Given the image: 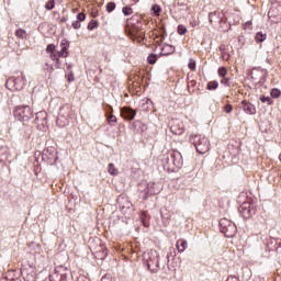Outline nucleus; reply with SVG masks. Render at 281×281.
<instances>
[{
	"label": "nucleus",
	"instance_id": "21",
	"mask_svg": "<svg viewBox=\"0 0 281 281\" xmlns=\"http://www.w3.org/2000/svg\"><path fill=\"white\" fill-rule=\"evenodd\" d=\"M265 71L260 70V69H252L250 72V78L252 80H261L262 76H263Z\"/></svg>",
	"mask_w": 281,
	"mask_h": 281
},
{
	"label": "nucleus",
	"instance_id": "50",
	"mask_svg": "<svg viewBox=\"0 0 281 281\" xmlns=\"http://www.w3.org/2000/svg\"><path fill=\"white\" fill-rule=\"evenodd\" d=\"M67 65V69H71V64H66Z\"/></svg>",
	"mask_w": 281,
	"mask_h": 281
},
{
	"label": "nucleus",
	"instance_id": "18",
	"mask_svg": "<svg viewBox=\"0 0 281 281\" xmlns=\"http://www.w3.org/2000/svg\"><path fill=\"white\" fill-rule=\"evenodd\" d=\"M140 221L144 227H150V215H148L147 211L140 213Z\"/></svg>",
	"mask_w": 281,
	"mask_h": 281
},
{
	"label": "nucleus",
	"instance_id": "33",
	"mask_svg": "<svg viewBox=\"0 0 281 281\" xmlns=\"http://www.w3.org/2000/svg\"><path fill=\"white\" fill-rule=\"evenodd\" d=\"M98 22L95 21V20H91L90 22H89V24H88V30L90 31V32H93V30H95L97 27H98Z\"/></svg>",
	"mask_w": 281,
	"mask_h": 281
},
{
	"label": "nucleus",
	"instance_id": "51",
	"mask_svg": "<svg viewBox=\"0 0 281 281\" xmlns=\"http://www.w3.org/2000/svg\"><path fill=\"white\" fill-rule=\"evenodd\" d=\"M92 16H93V18L98 16V13H93Z\"/></svg>",
	"mask_w": 281,
	"mask_h": 281
},
{
	"label": "nucleus",
	"instance_id": "49",
	"mask_svg": "<svg viewBox=\"0 0 281 281\" xmlns=\"http://www.w3.org/2000/svg\"><path fill=\"white\" fill-rule=\"evenodd\" d=\"M72 12L76 14V12H78V8L72 9Z\"/></svg>",
	"mask_w": 281,
	"mask_h": 281
},
{
	"label": "nucleus",
	"instance_id": "41",
	"mask_svg": "<svg viewBox=\"0 0 281 281\" xmlns=\"http://www.w3.org/2000/svg\"><path fill=\"white\" fill-rule=\"evenodd\" d=\"M115 10V2H109L106 4V12H113Z\"/></svg>",
	"mask_w": 281,
	"mask_h": 281
},
{
	"label": "nucleus",
	"instance_id": "31",
	"mask_svg": "<svg viewBox=\"0 0 281 281\" xmlns=\"http://www.w3.org/2000/svg\"><path fill=\"white\" fill-rule=\"evenodd\" d=\"M188 68H189L191 71H196V60H194V59H189Z\"/></svg>",
	"mask_w": 281,
	"mask_h": 281
},
{
	"label": "nucleus",
	"instance_id": "8",
	"mask_svg": "<svg viewBox=\"0 0 281 281\" xmlns=\"http://www.w3.org/2000/svg\"><path fill=\"white\" fill-rule=\"evenodd\" d=\"M169 126L173 135H183L186 132V125H183V121L179 119H172L169 123Z\"/></svg>",
	"mask_w": 281,
	"mask_h": 281
},
{
	"label": "nucleus",
	"instance_id": "47",
	"mask_svg": "<svg viewBox=\"0 0 281 281\" xmlns=\"http://www.w3.org/2000/svg\"><path fill=\"white\" fill-rule=\"evenodd\" d=\"M226 281H238V278H236V277H228Z\"/></svg>",
	"mask_w": 281,
	"mask_h": 281
},
{
	"label": "nucleus",
	"instance_id": "9",
	"mask_svg": "<svg viewBox=\"0 0 281 281\" xmlns=\"http://www.w3.org/2000/svg\"><path fill=\"white\" fill-rule=\"evenodd\" d=\"M67 268L57 267L54 272L49 276L50 281H67Z\"/></svg>",
	"mask_w": 281,
	"mask_h": 281
},
{
	"label": "nucleus",
	"instance_id": "15",
	"mask_svg": "<svg viewBox=\"0 0 281 281\" xmlns=\"http://www.w3.org/2000/svg\"><path fill=\"white\" fill-rule=\"evenodd\" d=\"M108 108V112L105 113L106 115V122L110 126H115L117 124V116L113 115V106L105 104ZM110 111V114H109Z\"/></svg>",
	"mask_w": 281,
	"mask_h": 281
},
{
	"label": "nucleus",
	"instance_id": "14",
	"mask_svg": "<svg viewBox=\"0 0 281 281\" xmlns=\"http://www.w3.org/2000/svg\"><path fill=\"white\" fill-rule=\"evenodd\" d=\"M136 115H137V112L132 108L124 106L121 109V116L123 117V120L132 121V120H135Z\"/></svg>",
	"mask_w": 281,
	"mask_h": 281
},
{
	"label": "nucleus",
	"instance_id": "2",
	"mask_svg": "<svg viewBox=\"0 0 281 281\" xmlns=\"http://www.w3.org/2000/svg\"><path fill=\"white\" fill-rule=\"evenodd\" d=\"M143 262L150 273H157L159 271V252L155 249L144 252Z\"/></svg>",
	"mask_w": 281,
	"mask_h": 281
},
{
	"label": "nucleus",
	"instance_id": "42",
	"mask_svg": "<svg viewBox=\"0 0 281 281\" xmlns=\"http://www.w3.org/2000/svg\"><path fill=\"white\" fill-rule=\"evenodd\" d=\"M87 19V14H85L83 12L77 14V21H79V23H82V21H86Z\"/></svg>",
	"mask_w": 281,
	"mask_h": 281
},
{
	"label": "nucleus",
	"instance_id": "43",
	"mask_svg": "<svg viewBox=\"0 0 281 281\" xmlns=\"http://www.w3.org/2000/svg\"><path fill=\"white\" fill-rule=\"evenodd\" d=\"M66 78H67L68 82H74L76 80V78L71 71L66 75Z\"/></svg>",
	"mask_w": 281,
	"mask_h": 281
},
{
	"label": "nucleus",
	"instance_id": "13",
	"mask_svg": "<svg viewBox=\"0 0 281 281\" xmlns=\"http://www.w3.org/2000/svg\"><path fill=\"white\" fill-rule=\"evenodd\" d=\"M239 109H243V111L247 115H256V105L249 103L247 100H243L239 104Z\"/></svg>",
	"mask_w": 281,
	"mask_h": 281
},
{
	"label": "nucleus",
	"instance_id": "17",
	"mask_svg": "<svg viewBox=\"0 0 281 281\" xmlns=\"http://www.w3.org/2000/svg\"><path fill=\"white\" fill-rule=\"evenodd\" d=\"M170 54H175V46L165 44L160 50V56H170Z\"/></svg>",
	"mask_w": 281,
	"mask_h": 281
},
{
	"label": "nucleus",
	"instance_id": "3",
	"mask_svg": "<svg viewBox=\"0 0 281 281\" xmlns=\"http://www.w3.org/2000/svg\"><path fill=\"white\" fill-rule=\"evenodd\" d=\"M189 142L195 146L196 153L200 155L210 153V140L206 137H201V135H191Z\"/></svg>",
	"mask_w": 281,
	"mask_h": 281
},
{
	"label": "nucleus",
	"instance_id": "12",
	"mask_svg": "<svg viewBox=\"0 0 281 281\" xmlns=\"http://www.w3.org/2000/svg\"><path fill=\"white\" fill-rule=\"evenodd\" d=\"M35 124L40 130L45 128V125L47 124V112L45 111L37 112L35 117Z\"/></svg>",
	"mask_w": 281,
	"mask_h": 281
},
{
	"label": "nucleus",
	"instance_id": "1",
	"mask_svg": "<svg viewBox=\"0 0 281 281\" xmlns=\"http://www.w3.org/2000/svg\"><path fill=\"white\" fill-rule=\"evenodd\" d=\"M125 34L132 38V41H137V43H142L144 41L145 31H144V19L132 18L127 20L125 25Z\"/></svg>",
	"mask_w": 281,
	"mask_h": 281
},
{
	"label": "nucleus",
	"instance_id": "30",
	"mask_svg": "<svg viewBox=\"0 0 281 281\" xmlns=\"http://www.w3.org/2000/svg\"><path fill=\"white\" fill-rule=\"evenodd\" d=\"M207 89H209V91H214V90L218 89V81H210L207 83Z\"/></svg>",
	"mask_w": 281,
	"mask_h": 281
},
{
	"label": "nucleus",
	"instance_id": "16",
	"mask_svg": "<svg viewBox=\"0 0 281 281\" xmlns=\"http://www.w3.org/2000/svg\"><path fill=\"white\" fill-rule=\"evenodd\" d=\"M60 52H57V56H59V58H67V56H69V42L67 41H61L60 43Z\"/></svg>",
	"mask_w": 281,
	"mask_h": 281
},
{
	"label": "nucleus",
	"instance_id": "54",
	"mask_svg": "<svg viewBox=\"0 0 281 281\" xmlns=\"http://www.w3.org/2000/svg\"><path fill=\"white\" fill-rule=\"evenodd\" d=\"M146 194H148V189H146Z\"/></svg>",
	"mask_w": 281,
	"mask_h": 281
},
{
	"label": "nucleus",
	"instance_id": "26",
	"mask_svg": "<svg viewBox=\"0 0 281 281\" xmlns=\"http://www.w3.org/2000/svg\"><path fill=\"white\" fill-rule=\"evenodd\" d=\"M220 50L222 52V56H221L222 60H226V61L229 60L231 55L229 53L225 52L224 45L220 46Z\"/></svg>",
	"mask_w": 281,
	"mask_h": 281
},
{
	"label": "nucleus",
	"instance_id": "44",
	"mask_svg": "<svg viewBox=\"0 0 281 281\" xmlns=\"http://www.w3.org/2000/svg\"><path fill=\"white\" fill-rule=\"evenodd\" d=\"M72 27L74 30H80V27H82V24H80V21H75L72 22Z\"/></svg>",
	"mask_w": 281,
	"mask_h": 281
},
{
	"label": "nucleus",
	"instance_id": "35",
	"mask_svg": "<svg viewBox=\"0 0 281 281\" xmlns=\"http://www.w3.org/2000/svg\"><path fill=\"white\" fill-rule=\"evenodd\" d=\"M122 12L125 16H131L133 14V8L131 7H123Z\"/></svg>",
	"mask_w": 281,
	"mask_h": 281
},
{
	"label": "nucleus",
	"instance_id": "48",
	"mask_svg": "<svg viewBox=\"0 0 281 281\" xmlns=\"http://www.w3.org/2000/svg\"><path fill=\"white\" fill-rule=\"evenodd\" d=\"M156 38H159V41H164V35H160V36H156Z\"/></svg>",
	"mask_w": 281,
	"mask_h": 281
},
{
	"label": "nucleus",
	"instance_id": "39",
	"mask_svg": "<svg viewBox=\"0 0 281 281\" xmlns=\"http://www.w3.org/2000/svg\"><path fill=\"white\" fill-rule=\"evenodd\" d=\"M221 85H224V87H232V82H229V78L222 77Z\"/></svg>",
	"mask_w": 281,
	"mask_h": 281
},
{
	"label": "nucleus",
	"instance_id": "27",
	"mask_svg": "<svg viewBox=\"0 0 281 281\" xmlns=\"http://www.w3.org/2000/svg\"><path fill=\"white\" fill-rule=\"evenodd\" d=\"M159 58V56L155 55V54H150L148 57H147V63L149 65H155V63H157V59Z\"/></svg>",
	"mask_w": 281,
	"mask_h": 281
},
{
	"label": "nucleus",
	"instance_id": "40",
	"mask_svg": "<svg viewBox=\"0 0 281 281\" xmlns=\"http://www.w3.org/2000/svg\"><path fill=\"white\" fill-rule=\"evenodd\" d=\"M50 60L55 61L56 69H60V57L56 55V58H50Z\"/></svg>",
	"mask_w": 281,
	"mask_h": 281
},
{
	"label": "nucleus",
	"instance_id": "38",
	"mask_svg": "<svg viewBox=\"0 0 281 281\" xmlns=\"http://www.w3.org/2000/svg\"><path fill=\"white\" fill-rule=\"evenodd\" d=\"M162 161H164V166H167V168L175 169V167L172 165V159H169V162H168V160L166 159V155H164Z\"/></svg>",
	"mask_w": 281,
	"mask_h": 281
},
{
	"label": "nucleus",
	"instance_id": "4",
	"mask_svg": "<svg viewBox=\"0 0 281 281\" xmlns=\"http://www.w3.org/2000/svg\"><path fill=\"white\" fill-rule=\"evenodd\" d=\"M14 117L24 124L34 117V110L30 105L15 106L13 111Z\"/></svg>",
	"mask_w": 281,
	"mask_h": 281
},
{
	"label": "nucleus",
	"instance_id": "32",
	"mask_svg": "<svg viewBox=\"0 0 281 281\" xmlns=\"http://www.w3.org/2000/svg\"><path fill=\"white\" fill-rule=\"evenodd\" d=\"M56 8V2L54 0H48L45 4V10H54Z\"/></svg>",
	"mask_w": 281,
	"mask_h": 281
},
{
	"label": "nucleus",
	"instance_id": "37",
	"mask_svg": "<svg viewBox=\"0 0 281 281\" xmlns=\"http://www.w3.org/2000/svg\"><path fill=\"white\" fill-rule=\"evenodd\" d=\"M260 101L265 104L267 102V104H273V100L271 99V97H260Z\"/></svg>",
	"mask_w": 281,
	"mask_h": 281
},
{
	"label": "nucleus",
	"instance_id": "55",
	"mask_svg": "<svg viewBox=\"0 0 281 281\" xmlns=\"http://www.w3.org/2000/svg\"><path fill=\"white\" fill-rule=\"evenodd\" d=\"M154 34H157V31H154Z\"/></svg>",
	"mask_w": 281,
	"mask_h": 281
},
{
	"label": "nucleus",
	"instance_id": "29",
	"mask_svg": "<svg viewBox=\"0 0 281 281\" xmlns=\"http://www.w3.org/2000/svg\"><path fill=\"white\" fill-rule=\"evenodd\" d=\"M178 34H180V36L188 34V27L183 24L178 25Z\"/></svg>",
	"mask_w": 281,
	"mask_h": 281
},
{
	"label": "nucleus",
	"instance_id": "19",
	"mask_svg": "<svg viewBox=\"0 0 281 281\" xmlns=\"http://www.w3.org/2000/svg\"><path fill=\"white\" fill-rule=\"evenodd\" d=\"M176 247L179 251V254H183V251H186V249H188V240L186 239H178Z\"/></svg>",
	"mask_w": 281,
	"mask_h": 281
},
{
	"label": "nucleus",
	"instance_id": "36",
	"mask_svg": "<svg viewBox=\"0 0 281 281\" xmlns=\"http://www.w3.org/2000/svg\"><path fill=\"white\" fill-rule=\"evenodd\" d=\"M270 95H271V98H280V95H281L280 89L273 88V89L270 91Z\"/></svg>",
	"mask_w": 281,
	"mask_h": 281
},
{
	"label": "nucleus",
	"instance_id": "45",
	"mask_svg": "<svg viewBox=\"0 0 281 281\" xmlns=\"http://www.w3.org/2000/svg\"><path fill=\"white\" fill-rule=\"evenodd\" d=\"M224 111L225 113H232V111H234V106H232V104H226L224 106Z\"/></svg>",
	"mask_w": 281,
	"mask_h": 281
},
{
	"label": "nucleus",
	"instance_id": "5",
	"mask_svg": "<svg viewBox=\"0 0 281 281\" xmlns=\"http://www.w3.org/2000/svg\"><path fill=\"white\" fill-rule=\"evenodd\" d=\"M25 82V75L21 72V77H10L5 82V87L9 91H22Z\"/></svg>",
	"mask_w": 281,
	"mask_h": 281
},
{
	"label": "nucleus",
	"instance_id": "20",
	"mask_svg": "<svg viewBox=\"0 0 281 281\" xmlns=\"http://www.w3.org/2000/svg\"><path fill=\"white\" fill-rule=\"evenodd\" d=\"M98 258H101V260H103V258H106V256H109V250L106 249V246L101 245L99 247V250L95 251Z\"/></svg>",
	"mask_w": 281,
	"mask_h": 281
},
{
	"label": "nucleus",
	"instance_id": "24",
	"mask_svg": "<svg viewBox=\"0 0 281 281\" xmlns=\"http://www.w3.org/2000/svg\"><path fill=\"white\" fill-rule=\"evenodd\" d=\"M255 41H256V43H265V41H267V34H265L262 32L256 33Z\"/></svg>",
	"mask_w": 281,
	"mask_h": 281
},
{
	"label": "nucleus",
	"instance_id": "46",
	"mask_svg": "<svg viewBox=\"0 0 281 281\" xmlns=\"http://www.w3.org/2000/svg\"><path fill=\"white\" fill-rule=\"evenodd\" d=\"M251 25H252L251 21H248L244 24V27L245 30H247V27H251Z\"/></svg>",
	"mask_w": 281,
	"mask_h": 281
},
{
	"label": "nucleus",
	"instance_id": "34",
	"mask_svg": "<svg viewBox=\"0 0 281 281\" xmlns=\"http://www.w3.org/2000/svg\"><path fill=\"white\" fill-rule=\"evenodd\" d=\"M217 74L220 78H225L227 76V68L226 67H220L217 70Z\"/></svg>",
	"mask_w": 281,
	"mask_h": 281
},
{
	"label": "nucleus",
	"instance_id": "6",
	"mask_svg": "<svg viewBox=\"0 0 281 281\" xmlns=\"http://www.w3.org/2000/svg\"><path fill=\"white\" fill-rule=\"evenodd\" d=\"M221 232L226 236V238H234L236 236L238 228L236 224L227 218H223L220 221Z\"/></svg>",
	"mask_w": 281,
	"mask_h": 281
},
{
	"label": "nucleus",
	"instance_id": "22",
	"mask_svg": "<svg viewBox=\"0 0 281 281\" xmlns=\"http://www.w3.org/2000/svg\"><path fill=\"white\" fill-rule=\"evenodd\" d=\"M46 54H49V58H56V56H58L56 53V45L48 44L46 47Z\"/></svg>",
	"mask_w": 281,
	"mask_h": 281
},
{
	"label": "nucleus",
	"instance_id": "11",
	"mask_svg": "<svg viewBox=\"0 0 281 281\" xmlns=\"http://www.w3.org/2000/svg\"><path fill=\"white\" fill-rule=\"evenodd\" d=\"M225 18V14L223 11H213L209 13V22L211 25H221L223 23V19Z\"/></svg>",
	"mask_w": 281,
	"mask_h": 281
},
{
	"label": "nucleus",
	"instance_id": "28",
	"mask_svg": "<svg viewBox=\"0 0 281 281\" xmlns=\"http://www.w3.org/2000/svg\"><path fill=\"white\" fill-rule=\"evenodd\" d=\"M151 12L155 14V16H159V14H161V7H159V4H154L151 7Z\"/></svg>",
	"mask_w": 281,
	"mask_h": 281
},
{
	"label": "nucleus",
	"instance_id": "53",
	"mask_svg": "<svg viewBox=\"0 0 281 281\" xmlns=\"http://www.w3.org/2000/svg\"><path fill=\"white\" fill-rule=\"evenodd\" d=\"M196 23L192 24V27H195Z\"/></svg>",
	"mask_w": 281,
	"mask_h": 281
},
{
	"label": "nucleus",
	"instance_id": "10",
	"mask_svg": "<svg viewBox=\"0 0 281 281\" xmlns=\"http://www.w3.org/2000/svg\"><path fill=\"white\" fill-rule=\"evenodd\" d=\"M131 89L134 93H142V90L144 89V75L134 76Z\"/></svg>",
	"mask_w": 281,
	"mask_h": 281
},
{
	"label": "nucleus",
	"instance_id": "25",
	"mask_svg": "<svg viewBox=\"0 0 281 281\" xmlns=\"http://www.w3.org/2000/svg\"><path fill=\"white\" fill-rule=\"evenodd\" d=\"M15 36L18 37V38H27V32L25 31V30H23V29H18L16 31H15Z\"/></svg>",
	"mask_w": 281,
	"mask_h": 281
},
{
	"label": "nucleus",
	"instance_id": "23",
	"mask_svg": "<svg viewBox=\"0 0 281 281\" xmlns=\"http://www.w3.org/2000/svg\"><path fill=\"white\" fill-rule=\"evenodd\" d=\"M108 172L109 175H112V177H116V175H120V171L117 170V168H115V165H113V162L108 165Z\"/></svg>",
	"mask_w": 281,
	"mask_h": 281
},
{
	"label": "nucleus",
	"instance_id": "52",
	"mask_svg": "<svg viewBox=\"0 0 281 281\" xmlns=\"http://www.w3.org/2000/svg\"><path fill=\"white\" fill-rule=\"evenodd\" d=\"M92 16H93V18L98 16V13H93Z\"/></svg>",
	"mask_w": 281,
	"mask_h": 281
},
{
	"label": "nucleus",
	"instance_id": "7",
	"mask_svg": "<svg viewBox=\"0 0 281 281\" xmlns=\"http://www.w3.org/2000/svg\"><path fill=\"white\" fill-rule=\"evenodd\" d=\"M165 159L167 160L168 164H170L171 159L173 168H181V166H183V157L179 151H168L167 154H165Z\"/></svg>",
	"mask_w": 281,
	"mask_h": 281
}]
</instances>
